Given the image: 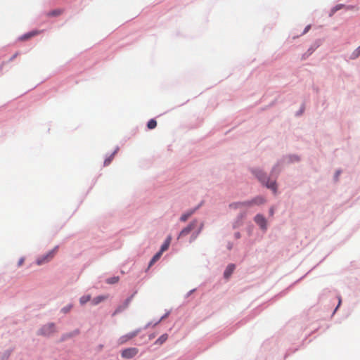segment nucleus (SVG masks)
I'll use <instances>...</instances> for the list:
<instances>
[{
  "label": "nucleus",
  "mask_w": 360,
  "mask_h": 360,
  "mask_svg": "<svg viewBox=\"0 0 360 360\" xmlns=\"http://www.w3.org/2000/svg\"><path fill=\"white\" fill-rule=\"evenodd\" d=\"M254 174L256 175V176L257 177V179L264 184L266 185V186L268 188H270L271 189L272 191H274V192H276V182L275 181H273V180H270L269 179H268L265 174L261 171V170H255L253 172Z\"/></svg>",
  "instance_id": "nucleus-1"
},
{
  "label": "nucleus",
  "mask_w": 360,
  "mask_h": 360,
  "mask_svg": "<svg viewBox=\"0 0 360 360\" xmlns=\"http://www.w3.org/2000/svg\"><path fill=\"white\" fill-rule=\"evenodd\" d=\"M56 332V327L54 323H48L43 325L37 331V335L44 337H50Z\"/></svg>",
  "instance_id": "nucleus-2"
},
{
  "label": "nucleus",
  "mask_w": 360,
  "mask_h": 360,
  "mask_svg": "<svg viewBox=\"0 0 360 360\" xmlns=\"http://www.w3.org/2000/svg\"><path fill=\"white\" fill-rule=\"evenodd\" d=\"M58 246L56 245L54 248L49 250L47 253L41 255V257L37 259L36 263L38 265H41L47 262H49L51 259H52L58 249Z\"/></svg>",
  "instance_id": "nucleus-3"
},
{
  "label": "nucleus",
  "mask_w": 360,
  "mask_h": 360,
  "mask_svg": "<svg viewBox=\"0 0 360 360\" xmlns=\"http://www.w3.org/2000/svg\"><path fill=\"white\" fill-rule=\"evenodd\" d=\"M198 226V221L197 219L193 220L192 221L190 222V224L186 227H185L180 231V233L178 236V238L188 236L193 230H195Z\"/></svg>",
  "instance_id": "nucleus-4"
},
{
  "label": "nucleus",
  "mask_w": 360,
  "mask_h": 360,
  "mask_svg": "<svg viewBox=\"0 0 360 360\" xmlns=\"http://www.w3.org/2000/svg\"><path fill=\"white\" fill-rule=\"evenodd\" d=\"M139 352V349L136 347H130L122 351L121 355L124 359H131L135 356Z\"/></svg>",
  "instance_id": "nucleus-5"
},
{
  "label": "nucleus",
  "mask_w": 360,
  "mask_h": 360,
  "mask_svg": "<svg viewBox=\"0 0 360 360\" xmlns=\"http://www.w3.org/2000/svg\"><path fill=\"white\" fill-rule=\"evenodd\" d=\"M80 333V330L79 329H75L72 331H70L69 333H63L60 338V342H65L77 335H79Z\"/></svg>",
  "instance_id": "nucleus-6"
},
{
  "label": "nucleus",
  "mask_w": 360,
  "mask_h": 360,
  "mask_svg": "<svg viewBox=\"0 0 360 360\" xmlns=\"http://www.w3.org/2000/svg\"><path fill=\"white\" fill-rule=\"evenodd\" d=\"M255 221L257 224H258L260 226L262 229H266V220L263 215L259 214H257L255 217Z\"/></svg>",
  "instance_id": "nucleus-7"
},
{
  "label": "nucleus",
  "mask_w": 360,
  "mask_h": 360,
  "mask_svg": "<svg viewBox=\"0 0 360 360\" xmlns=\"http://www.w3.org/2000/svg\"><path fill=\"white\" fill-rule=\"evenodd\" d=\"M140 331H141V330L138 329V330L130 332V333H127V335L122 336L120 339V343H124V342L131 340L132 338H135L140 333Z\"/></svg>",
  "instance_id": "nucleus-8"
},
{
  "label": "nucleus",
  "mask_w": 360,
  "mask_h": 360,
  "mask_svg": "<svg viewBox=\"0 0 360 360\" xmlns=\"http://www.w3.org/2000/svg\"><path fill=\"white\" fill-rule=\"evenodd\" d=\"M108 297H109L108 295H101L96 296L91 300V304L94 306L98 305L101 302L107 300L108 298Z\"/></svg>",
  "instance_id": "nucleus-9"
},
{
  "label": "nucleus",
  "mask_w": 360,
  "mask_h": 360,
  "mask_svg": "<svg viewBox=\"0 0 360 360\" xmlns=\"http://www.w3.org/2000/svg\"><path fill=\"white\" fill-rule=\"evenodd\" d=\"M131 297H129L128 298H127L123 304L120 306H118L115 310V311H114V314L115 313H120V312H122L123 310H124L129 304L130 302H131Z\"/></svg>",
  "instance_id": "nucleus-10"
},
{
  "label": "nucleus",
  "mask_w": 360,
  "mask_h": 360,
  "mask_svg": "<svg viewBox=\"0 0 360 360\" xmlns=\"http://www.w3.org/2000/svg\"><path fill=\"white\" fill-rule=\"evenodd\" d=\"M171 240H172L171 236H168L167 239L164 242V243L162 245L161 248L159 252L162 254L165 251H166L169 248Z\"/></svg>",
  "instance_id": "nucleus-11"
},
{
  "label": "nucleus",
  "mask_w": 360,
  "mask_h": 360,
  "mask_svg": "<svg viewBox=\"0 0 360 360\" xmlns=\"http://www.w3.org/2000/svg\"><path fill=\"white\" fill-rule=\"evenodd\" d=\"M235 269V265L233 264H229L224 271V276L226 278H229Z\"/></svg>",
  "instance_id": "nucleus-12"
},
{
  "label": "nucleus",
  "mask_w": 360,
  "mask_h": 360,
  "mask_svg": "<svg viewBox=\"0 0 360 360\" xmlns=\"http://www.w3.org/2000/svg\"><path fill=\"white\" fill-rule=\"evenodd\" d=\"M195 212V210H191L184 213L181 217L180 220L183 222H185L188 220V219Z\"/></svg>",
  "instance_id": "nucleus-13"
},
{
  "label": "nucleus",
  "mask_w": 360,
  "mask_h": 360,
  "mask_svg": "<svg viewBox=\"0 0 360 360\" xmlns=\"http://www.w3.org/2000/svg\"><path fill=\"white\" fill-rule=\"evenodd\" d=\"M202 228H203V224L200 223L199 224V226L197 229V230L194 233H192V236L191 237V242L197 238V237L198 236V235L200 233L201 231L202 230Z\"/></svg>",
  "instance_id": "nucleus-14"
},
{
  "label": "nucleus",
  "mask_w": 360,
  "mask_h": 360,
  "mask_svg": "<svg viewBox=\"0 0 360 360\" xmlns=\"http://www.w3.org/2000/svg\"><path fill=\"white\" fill-rule=\"evenodd\" d=\"M38 33L37 31H31V32H27L22 35H21L20 37H19V39L20 40H26V39H30V37L36 35Z\"/></svg>",
  "instance_id": "nucleus-15"
},
{
  "label": "nucleus",
  "mask_w": 360,
  "mask_h": 360,
  "mask_svg": "<svg viewBox=\"0 0 360 360\" xmlns=\"http://www.w3.org/2000/svg\"><path fill=\"white\" fill-rule=\"evenodd\" d=\"M252 201L253 205H262L266 202L265 199L262 196H257V197L253 198L252 200Z\"/></svg>",
  "instance_id": "nucleus-16"
},
{
  "label": "nucleus",
  "mask_w": 360,
  "mask_h": 360,
  "mask_svg": "<svg viewBox=\"0 0 360 360\" xmlns=\"http://www.w3.org/2000/svg\"><path fill=\"white\" fill-rule=\"evenodd\" d=\"M168 338V335L167 334H163L156 341H155V344L156 345H162L164 342H166V340H167Z\"/></svg>",
  "instance_id": "nucleus-17"
},
{
  "label": "nucleus",
  "mask_w": 360,
  "mask_h": 360,
  "mask_svg": "<svg viewBox=\"0 0 360 360\" xmlns=\"http://www.w3.org/2000/svg\"><path fill=\"white\" fill-rule=\"evenodd\" d=\"M12 349H6L5 350L1 357V360H8L12 354Z\"/></svg>",
  "instance_id": "nucleus-18"
},
{
  "label": "nucleus",
  "mask_w": 360,
  "mask_h": 360,
  "mask_svg": "<svg viewBox=\"0 0 360 360\" xmlns=\"http://www.w3.org/2000/svg\"><path fill=\"white\" fill-rule=\"evenodd\" d=\"M229 207L233 210L243 209V204H241V202H233L229 205Z\"/></svg>",
  "instance_id": "nucleus-19"
},
{
  "label": "nucleus",
  "mask_w": 360,
  "mask_h": 360,
  "mask_svg": "<svg viewBox=\"0 0 360 360\" xmlns=\"http://www.w3.org/2000/svg\"><path fill=\"white\" fill-rule=\"evenodd\" d=\"M91 295H83L79 298V303L83 305L91 300Z\"/></svg>",
  "instance_id": "nucleus-20"
},
{
  "label": "nucleus",
  "mask_w": 360,
  "mask_h": 360,
  "mask_svg": "<svg viewBox=\"0 0 360 360\" xmlns=\"http://www.w3.org/2000/svg\"><path fill=\"white\" fill-rule=\"evenodd\" d=\"M73 307V304L72 303H70L68 304H67L66 306L63 307L61 309H60V312L63 313V314H68V312L70 311V310L72 309V308Z\"/></svg>",
  "instance_id": "nucleus-21"
},
{
  "label": "nucleus",
  "mask_w": 360,
  "mask_h": 360,
  "mask_svg": "<svg viewBox=\"0 0 360 360\" xmlns=\"http://www.w3.org/2000/svg\"><path fill=\"white\" fill-rule=\"evenodd\" d=\"M62 11L60 9H54L47 13V15L49 17H56L60 15Z\"/></svg>",
  "instance_id": "nucleus-22"
},
{
  "label": "nucleus",
  "mask_w": 360,
  "mask_h": 360,
  "mask_svg": "<svg viewBox=\"0 0 360 360\" xmlns=\"http://www.w3.org/2000/svg\"><path fill=\"white\" fill-rule=\"evenodd\" d=\"M162 253L158 252H157L151 259L149 266H152L153 264H155L161 257Z\"/></svg>",
  "instance_id": "nucleus-23"
},
{
  "label": "nucleus",
  "mask_w": 360,
  "mask_h": 360,
  "mask_svg": "<svg viewBox=\"0 0 360 360\" xmlns=\"http://www.w3.org/2000/svg\"><path fill=\"white\" fill-rule=\"evenodd\" d=\"M157 126V122L154 119H151L148 121L147 127L149 129H153Z\"/></svg>",
  "instance_id": "nucleus-24"
},
{
  "label": "nucleus",
  "mask_w": 360,
  "mask_h": 360,
  "mask_svg": "<svg viewBox=\"0 0 360 360\" xmlns=\"http://www.w3.org/2000/svg\"><path fill=\"white\" fill-rule=\"evenodd\" d=\"M360 56V46L355 49L353 53H352L351 58L355 59L357 58Z\"/></svg>",
  "instance_id": "nucleus-25"
},
{
  "label": "nucleus",
  "mask_w": 360,
  "mask_h": 360,
  "mask_svg": "<svg viewBox=\"0 0 360 360\" xmlns=\"http://www.w3.org/2000/svg\"><path fill=\"white\" fill-rule=\"evenodd\" d=\"M112 160V153H111L110 155H108L104 160L103 165L108 166L109 165Z\"/></svg>",
  "instance_id": "nucleus-26"
},
{
  "label": "nucleus",
  "mask_w": 360,
  "mask_h": 360,
  "mask_svg": "<svg viewBox=\"0 0 360 360\" xmlns=\"http://www.w3.org/2000/svg\"><path fill=\"white\" fill-rule=\"evenodd\" d=\"M241 204H243V209L252 207L253 205L252 200L241 202Z\"/></svg>",
  "instance_id": "nucleus-27"
},
{
  "label": "nucleus",
  "mask_w": 360,
  "mask_h": 360,
  "mask_svg": "<svg viewBox=\"0 0 360 360\" xmlns=\"http://www.w3.org/2000/svg\"><path fill=\"white\" fill-rule=\"evenodd\" d=\"M106 283L108 284H112V277H109L106 279Z\"/></svg>",
  "instance_id": "nucleus-28"
},
{
  "label": "nucleus",
  "mask_w": 360,
  "mask_h": 360,
  "mask_svg": "<svg viewBox=\"0 0 360 360\" xmlns=\"http://www.w3.org/2000/svg\"><path fill=\"white\" fill-rule=\"evenodd\" d=\"M310 27H311V26H310V25H307V26L305 27V29H304V32H302V34H304L307 33V32L309 30Z\"/></svg>",
  "instance_id": "nucleus-29"
},
{
  "label": "nucleus",
  "mask_w": 360,
  "mask_h": 360,
  "mask_svg": "<svg viewBox=\"0 0 360 360\" xmlns=\"http://www.w3.org/2000/svg\"><path fill=\"white\" fill-rule=\"evenodd\" d=\"M23 262H24V258H20V260L18 261V265L20 266Z\"/></svg>",
  "instance_id": "nucleus-30"
},
{
  "label": "nucleus",
  "mask_w": 360,
  "mask_h": 360,
  "mask_svg": "<svg viewBox=\"0 0 360 360\" xmlns=\"http://www.w3.org/2000/svg\"><path fill=\"white\" fill-rule=\"evenodd\" d=\"M270 214L272 216L274 214V208L271 207L269 210Z\"/></svg>",
  "instance_id": "nucleus-31"
},
{
  "label": "nucleus",
  "mask_w": 360,
  "mask_h": 360,
  "mask_svg": "<svg viewBox=\"0 0 360 360\" xmlns=\"http://www.w3.org/2000/svg\"><path fill=\"white\" fill-rule=\"evenodd\" d=\"M18 53H16L15 54H14L11 58H10V60H13L16 56H17Z\"/></svg>",
  "instance_id": "nucleus-32"
},
{
  "label": "nucleus",
  "mask_w": 360,
  "mask_h": 360,
  "mask_svg": "<svg viewBox=\"0 0 360 360\" xmlns=\"http://www.w3.org/2000/svg\"><path fill=\"white\" fill-rule=\"evenodd\" d=\"M340 303H341V299H340V298H339V302H338V307L340 306Z\"/></svg>",
  "instance_id": "nucleus-33"
},
{
  "label": "nucleus",
  "mask_w": 360,
  "mask_h": 360,
  "mask_svg": "<svg viewBox=\"0 0 360 360\" xmlns=\"http://www.w3.org/2000/svg\"><path fill=\"white\" fill-rule=\"evenodd\" d=\"M165 316L161 317L160 320L159 321H161Z\"/></svg>",
  "instance_id": "nucleus-34"
}]
</instances>
